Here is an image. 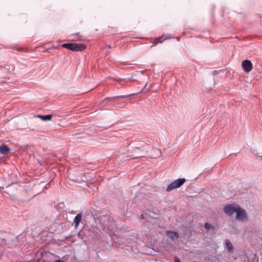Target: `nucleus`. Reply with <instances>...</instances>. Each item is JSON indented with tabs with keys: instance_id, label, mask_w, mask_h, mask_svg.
<instances>
[{
	"instance_id": "obj_1",
	"label": "nucleus",
	"mask_w": 262,
	"mask_h": 262,
	"mask_svg": "<svg viewBox=\"0 0 262 262\" xmlns=\"http://www.w3.org/2000/svg\"><path fill=\"white\" fill-rule=\"evenodd\" d=\"M62 47L72 51H82L86 48V47L84 44L76 43H63L62 45Z\"/></svg>"
},
{
	"instance_id": "obj_2",
	"label": "nucleus",
	"mask_w": 262,
	"mask_h": 262,
	"mask_svg": "<svg viewBox=\"0 0 262 262\" xmlns=\"http://www.w3.org/2000/svg\"><path fill=\"white\" fill-rule=\"evenodd\" d=\"M186 182V179L184 178H179L178 179L170 184H169L167 187L166 188V190L167 191H170L172 190L179 188L181 187L185 182Z\"/></svg>"
},
{
	"instance_id": "obj_3",
	"label": "nucleus",
	"mask_w": 262,
	"mask_h": 262,
	"mask_svg": "<svg viewBox=\"0 0 262 262\" xmlns=\"http://www.w3.org/2000/svg\"><path fill=\"white\" fill-rule=\"evenodd\" d=\"M238 205L236 204H228L224 207V211L225 213L231 215L236 211Z\"/></svg>"
},
{
	"instance_id": "obj_4",
	"label": "nucleus",
	"mask_w": 262,
	"mask_h": 262,
	"mask_svg": "<svg viewBox=\"0 0 262 262\" xmlns=\"http://www.w3.org/2000/svg\"><path fill=\"white\" fill-rule=\"evenodd\" d=\"M236 219L238 220L242 221L247 219V214L245 211L239 207L238 206L237 208L236 211Z\"/></svg>"
},
{
	"instance_id": "obj_5",
	"label": "nucleus",
	"mask_w": 262,
	"mask_h": 262,
	"mask_svg": "<svg viewBox=\"0 0 262 262\" xmlns=\"http://www.w3.org/2000/svg\"><path fill=\"white\" fill-rule=\"evenodd\" d=\"M242 67L244 71L246 72H250L252 69V63L249 60H244L242 63Z\"/></svg>"
},
{
	"instance_id": "obj_6",
	"label": "nucleus",
	"mask_w": 262,
	"mask_h": 262,
	"mask_svg": "<svg viewBox=\"0 0 262 262\" xmlns=\"http://www.w3.org/2000/svg\"><path fill=\"white\" fill-rule=\"evenodd\" d=\"M132 95H122V96H114V97H107L104 99V101H117L120 100L121 99L126 98L130 97Z\"/></svg>"
},
{
	"instance_id": "obj_7",
	"label": "nucleus",
	"mask_w": 262,
	"mask_h": 262,
	"mask_svg": "<svg viewBox=\"0 0 262 262\" xmlns=\"http://www.w3.org/2000/svg\"><path fill=\"white\" fill-rule=\"evenodd\" d=\"M10 151V148L6 144L0 145V153L4 155H7Z\"/></svg>"
},
{
	"instance_id": "obj_8",
	"label": "nucleus",
	"mask_w": 262,
	"mask_h": 262,
	"mask_svg": "<svg viewBox=\"0 0 262 262\" xmlns=\"http://www.w3.org/2000/svg\"><path fill=\"white\" fill-rule=\"evenodd\" d=\"M166 233L167 235L172 240L179 237V234L175 231L168 230L166 232Z\"/></svg>"
},
{
	"instance_id": "obj_9",
	"label": "nucleus",
	"mask_w": 262,
	"mask_h": 262,
	"mask_svg": "<svg viewBox=\"0 0 262 262\" xmlns=\"http://www.w3.org/2000/svg\"><path fill=\"white\" fill-rule=\"evenodd\" d=\"M81 217H82L81 213H79L77 214L76 215V216L75 217L73 222H74V224H75L76 227H77L78 226L79 223L80 222V221L81 220Z\"/></svg>"
},
{
	"instance_id": "obj_10",
	"label": "nucleus",
	"mask_w": 262,
	"mask_h": 262,
	"mask_svg": "<svg viewBox=\"0 0 262 262\" xmlns=\"http://www.w3.org/2000/svg\"><path fill=\"white\" fill-rule=\"evenodd\" d=\"M53 115H36V117L38 118H39L41 119L43 121H47V120H50L52 118Z\"/></svg>"
},
{
	"instance_id": "obj_11",
	"label": "nucleus",
	"mask_w": 262,
	"mask_h": 262,
	"mask_svg": "<svg viewBox=\"0 0 262 262\" xmlns=\"http://www.w3.org/2000/svg\"><path fill=\"white\" fill-rule=\"evenodd\" d=\"M104 219L107 221V223L104 224V227L108 229H112L113 223L111 218L110 217H104Z\"/></svg>"
},
{
	"instance_id": "obj_12",
	"label": "nucleus",
	"mask_w": 262,
	"mask_h": 262,
	"mask_svg": "<svg viewBox=\"0 0 262 262\" xmlns=\"http://www.w3.org/2000/svg\"><path fill=\"white\" fill-rule=\"evenodd\" d=\"M164 40V39H163V37L162 36L160 37H157L155 39L153 42V46H156L158 43H162Z\"/></svg>"
},
{
	"instance_id": "obj_13",
	"label": "nucleus",
	"mask_w": 262,
	"mask_h": 262,
	"mask_svg": "<svg viewBox=\"0 0 262 262\" xmlns=\"http://www.w3.org/2000/svg\"><path fill=\"white\" fill-rule=\"evenodd\" d=\"M226 245L228 250L230 251L233 249V246L232 243L229 239L226 240Z\"/></svg>"
},
{
	"instance_id": "obj_14",
	"label": "nucleus",
	"mask_w": 262,
	"mask_h": 262,
	"mask_svg": "<svg viewBox=\"0 0 262 262\" xmlns=\"http://www.w3.org/2000/svg\"><path fill=\"white\" fill-rule=\"evenodd\" d=\"M205 228L207 230H210L211 229H214V227L211 225L210 224L207 223H206L205 224Z\"/></svg>"
},
{
	"instance_id": "obj_15",
	"label": "nucleus",
	"mask_w": 262,
	"mask_h": 262,
	"mask_svg": "<svg viewBox=\"0 0 262 262\" xmlns=\"http://www.w3.org/2000/svg\"><path fill=\"white\" fill-rule=\"evenodd\" d=\"M162 36L163 37V39L164 40L169 39L172 37L171 35L170 34H163Z\"/></svg>"
},
{
	"instance_id": "obj_16",
	"label": "nucleus",
	"mask_w": 262,
	"mask_h": 262,
	"mask_svg": "<svg viewBox=\"0 0 262 262\" xmlns=\"http://www.w3.org/2000/svg\"><path fill=\"white\" fill-rule=\"evenodd\" d=\"M174 262H181L180 259L176 256L174 257Z\"/></svg>"
},
{
	"instance_id": "obj_17",
	"label": "nucleus",
	"mask_w": 262,
	"mask_h": 262,
	"mask_svg": "<svg viewBox=\"0 0 262 262\" xmlns=\"http://www.w3.org/2000/svg\"><path fill=\"white\" fill-rule=\"evenodd\" d=\"M76 35L79 36V34L78 33H77L76 34Z\"/></svg>"
},
{
	"instance_id": "obj_18",
	"label": "nucleus",
	"mask_w": 262,
	"mask_h": 262,
	"mask_svg": "<svg viewBox=\"0 0 262 262\" xmlns=\"http://www.w3.org/2000/svg\"><path fill=\"white\" fill-rule=\"evenodd\" d=\"M145 88V86H144V88H143V89H142V91H143V90H144Z\"/></svg>"
},
{
	"instance_id": "obj_19",
	"label": "nucleus",
	"mask_w": 262,
	"mask_h": 262,
	"mask_svg": "<svg viewBox=\"0 0 262 262\" xmlns=\"http://www.w3.org/2000/svg\"><path fill=\"white\" fill-rule=\"evenodd\" d=\"M145 88V86H144V88H143V89H142V91H143V90H144Z\"/></svg>"
},
{
	"instance_id": "obj_20",
	"label": "nucleus",
	"mask_w": 262,
	"mask_h": 262,
	"mask_svg": "<svg viewBox=\"0 0 262 262\" xmlns=\"http://www.w3.org/2000/svg\"><path fill=\"white\" fill-rule=\"evenodd\" d=\"M141 217L143 218V214L141 215Z\"/></svg>"
}]
</instances>
